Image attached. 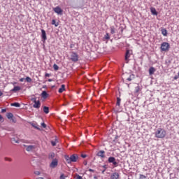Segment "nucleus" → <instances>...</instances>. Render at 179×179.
I'll return each mask as SVG.
<instances>
[{"label": "nucleus", "mask_w": 179, "mask_h": 179, "mask_svg": "<svg viewBox=\"0 0 179 179\" xmlns=\"http://www.w3.org/2000/svg\"><path fill=\"white\" fill-rule=\"evenodd\" d=\"M64 159L66 162H67L68 164H71V163H76L79 159V156L78 154H73L70 157L69 155H65Z\"/></svg>", "instance_id": "1"}, {"label": "nucleus", "mask_w": 179, "mask_h": 179, "mask_svg": "<svg viewBox=\"0 0 179 179\" xmlns=\"http://www.w3.org/2000/svg\"><path fill=\"white\" fill-rule=\"evenodd\" d=\"M166 130L159 128L157 130L155 131V138H158L159 139H163V138H165L166 135Z\"/></svg>", "instance_id": "2"}, {"label": "nucleus", "mask_w": 179, "mask_h": 179, "mask_svg": "<svg viewBox=\"0 0 179 179\" xmlns=\"http://www.w3.org/2000/svg\"><path fill=\"white\" fill-rule=\"evenodd\" d=\"M108 163H110L113 164V167H118V162H117V159L114 157H109L108 159Z\"/></svg>", "instance_id": "3"}, {"label": "nucleus", "mask_w": 179, "mask_h": 179, "mask_svg": "<svg viewBox=\"0 0 179 179\" xmlns=\"http://www.w3.org/2000/svg\"><path fill=\"white\" fill-rule=\"evenodd\" d=\"M170 50V43L167 42H163L161 44V51H169Z\"/></svg>", "instance_id": "4"}, {"label": "nucleus", "mask_w": 179, "mask_h": 179, "mask_svg": "<svg viewBox=\"0 0 179 179\" xmlns=\"http://www.w3.org/2000/svg\"><path fill=\"white\" fill-rule=\"evenodd\" d=\"M71 59L73 62H78L79 61V55L76 54V52H71Z\"/></svg>", "instance_id": "5"}, {"label": "nucleus", "mask_w": 179, "mask_h": 179, "mask_svg": "<svg viewBox=\"0 0 179 179\" xmlns=\"http://www.w3.org/2000/svg\"><path fill=\"white\" fill-rule=\"evenodd\" d=\"M53 10L55 13H57V15H62L64 12V10H62V8H61V7H59V6L53 8Z\"/></svg>", "instance_id": "6"}, {"label": "nucleus", "mask_w": 179, "mask_h": 179, "mask_svg": "<svg viewBox=\"0 0 179 179\" xmlns=\"http://www.w3.org/2000/svg\"><path fill=\"white\" fill-rule=\"evenodd\" d=\"M131 57V50H127L124 55V61H126L127 64L129 62V57Z\"/></svg>", "instance_id": "7"}, {"label": "nucleus", "mask_w": 179, "mask_h": 179, "mask_svg": "<svg viewBox=\"0 0 179 179\" xmlns=\"http://www.w3.org/2000/svg\"><path fill=\"white\" fill-rule=\"evenodd\" d=\"M41 38L43 43H45V41L47 40V33L45 32V30L41 29Z\"/></svg>", "instance_id": "8"}, {"label": "nucleus", "mask_w": 179, "mask_h": 179, "mask_svg": "<svg viewBox=\"0 0 179 179\" xmlns=\"http://www.w3.org/2000/svg\"><path fill=\"white\" fill-rule=\"evenodd\" d=\"M57 166H58V159H52V162L50 164V167H51V169H55V167H57Z\"/></svg>", "instance_id": "9"}, {"label": "nucleus", "mask_w": 179, "mask_h": 179, "mask_svg": "<svg viewBox=\"0 0 179 179\" xmlns=\"http://www.w3.org/2000/svg\"><path fill=\"white\" fill-rule=\"evenodd\" d=\"M29 124L35 129H37L38 131H41V129L38 127V124H37V122H29Z\"/></svg>", "instance_id": "10"}, {"label": "nucleus", "mask_w": 179, "mask_h": 179, "mask_svg": "<svg viewBox=\"0 0 179 179\" xmlns=\"http://www.w3.org/2000/svg\"><path fill=\"white\" fill-rule=\"evenodd\" d=\"M104 153H106L104 150H100L96 154V156H98L99 157H101V159H104V157H106V155H104Z\"/></svg>", "instance_id": "11"}, {"label": "nucleus", "mask_w": 179, "mask_h": 179, "mask_svg": "<svg viewBox=\"0 0 179 179\" xmlns=\"http://www.w3.org/2000/svg\"><path fill=\"white\" fill-rule=\"evenodd\" d=\"M110 179H118L120 178V174L117 172L112 173L110 176Z\"/></svg>", "instance_id": "12"}, {"label": "nucleus", "mask_w": 179, "mask_h": 179, "mask_svg": "<svg viewBox=\"0 0 179 179\" xmlns=\"http://www.w3.org/2000/svg\"><path fill=\"white\" fill-rule=\"evenodd\" d=\"M149 75L152 76V75H155V73L156 72V69L153 66L150 67L149 70Z\"/></svg>", "instance_id": "13"}, {"label": "nucleus", "mask_w": 179, "mask_h": 179, "mask_svg": "<svg viewBox=\"0 0 179 179\" xmlns=\"http://www.w3.org/2000/svg\"><path fill=\"white\" fill-rule=\"evenodd\" d=\"M34 103V104L33 105L34 108H40V107L41 106V102L39 100Z\"/></svg>", "instance_id": "14"}, {"label": "nucleus", "mask_w": 179, "mask_h": 179, "mask_svg": "<svg viewBox=\"0 0 179 179\" xmlns=\"http://www.w3.org/2000/svg\"><path fill=\"white\" fill-rule=\"evenodd\" d=\"M41 96L43 99H45L48 97V93H47V91H43L41 94Z\"/></svg>", "instance_id": "15"}, {"label": "nucleus", "mask_w": 179, "mask_h": 179, "mask_svg": "<svg viewBox=\"0 0 179 179\" xmlns=\"http://www.w3.org/2000/svg\"><path fill=\"white\" fill-rule=\"evenodd\" d=\"M150 11H151L152 15H154V16H157L158 13H157V10H156V8L152 7L150 8Z\"/></svg>", "instance_id": "16"}, {"label": "nucleus", "mask_w": 179, "mask_h": 179, "mask_svg": "<svg viewBox=\"0 0 179 179\" xmlns=\"http://www.w3.org/2000/svg\"><path fill=\"white\" fill-rule=\"evenodd\" d=\"M20 86H15L14 87H13V89H12L11 90H10V92H13L14 93H16L17 92H19V90H20Z\"/></svg>", "instance_id": "17"}, {"label": "nucleus", "mask_w": 179, "mask_h": 179, "mask_svg": "<svg viewBox=\"0 0 179 179\" xmlns=\"http://www.w3.org/2000/svg\"><path fill=\"white\" fill-rule=\"evenodd\" d=\"M6 117H7L8 120H11L12 118H13V113H7L6 114Z\"/></svg>", "instance_id": "18"}, {"label": "nucleus", "mask_w": 179, "mask_h": 179, "mask_svg": "<svg viewBox=\"0 0 179 179\" xmlns=\"http://www.w3.org/2000/svg\"><path fill=\"white\" fill-rule=\"evenodd\" d=\"M34 145H27L26 150L27 152H31V150H33V149H34Z\"/></svg>", "instance_id": "19"}, {"label": "nucleus", "mask_w": 179, "mask_h": 179, "mask_svg": "<svg viewBox=\"0 0 179 179\" xmlns=\"http://www.w3.org/2000/svg\"><path fill=\"white\" fill-rule=\"evenodd\" d=\"M58 92L59 93H63L64 92H65V85H62Z\"/></svg>", "instance_id": "20"}, {"label": "nucleus", "mask_w": 179, "mask_h": 179, "mask_svg": "<svg viewBox=\"0 0 179 179\" xmlns=\"http://www.w3.org/2000/svg\"><path fill=\"white\" fill-rule=\"evenodd\" d=\"M161 31H162V34L164 36V37L167 36V29L164 28H162Z\"/></svg>", "instance_id": "21"}, {"label": "nucleus", "mask_w": 179, "mask_h": 179, "mask_svg": "<svg viewBox=\"0 0 179 179\" xmlns=\"http://www.w3.org/2000/svg\"><path fill=\"white\" fill-rule=\"evenodd\" d=\"M43 113L48 114L50 113V108L48 106H43Z\"/></svg>", "instance_id": "22"}, {"label": "nucleus", "mask_w": 179, "mask_h": 179, "mask_svg": "<svg viewBox=\"0 0 179 179\" xmlns=\"http://www.w3.org/2000/svg\"><path fill=\"white\" fill-rule=\"evenodd\" d=\"M133 79H135V76L134 74H131L129 77L127 78V80L131 82Z\"/></svg>", "instance_id": "23"}, {"label": "nucleus", "mask_w": 179, "mask_h": 179, "mask_svg": "<svg viewBox=\"0 0 179 179\" xmlns=\"http://www.w3.org/2000/svg\"><path fill=\"white\" fill-rule=\"evenodd\" d=\"M10 106L12 107H17V108L20 107V104L18 102L12 103H10Z\"/></svg>", "instance_id": "24"}, {"label": "nucleus", "mask_w": 179, "mask_h": 179, "mask_svg": "<svg viewBox=\"0 0 179 179\" xmlns=\"http://www.w3.org/2000/svg\"><path fill=\"white\" fill-rule=\"evenodd\" d=\"M141 92V86L138 85V86L135 87L134 93H139Z\"/></svg>", "instance_id": "25"}, {"label": "nucleus", "mask_w": 179, "mask_h": 179, "mask_svg": "<svg viewBox=\"0 0 179 179\" xmlns=\"http://www.w3.org/2000/svg\"><path fill=\"white\" fill-rule=\"evenodd\" d=\"M52 24L55 26V27H58V26L59 25V23L57 22V21L55 20H52Z\"/></svg>", "instance_id": "26"}, {"label": "nucleus", "mask_w": 179, "mask_h": 179, "mask_svg": "<svg viewBox=\"0 0 179 179\" xmlns=\"http://www.w3.org/2000/svg\"><path fill=\"white\" fill-rule=\"evenodd\" d=\"M121 104V99L120 97L117 98V102H116V106H117L118 107H120Z\"/></svg>", "instance_id": "27"}, {"label": "nucleus", "mask_w": 179, "mask_h": 179, "mask_svg": "<svg viewBox=\"0 0 179 179\" xmlns=\"http://www.w3.org/2000/svg\"><path fill=\"white\" fill-rule=\"evenodd\" d=\"M138 179H148V177L145 175L140 174V176Z\"/></svg>", "instance_id": "28"}, {"label": "nucleus", "mask_w": 179, "mask_h": 179, "mask_svg": "<svg viewBox=\"0 0 179 179\" xmlns=\"http://www.w3.org/2000/svg\"><path fill=\"white\" fill-rule=\"evenodd\" d=\"M53 69H54V71H58V69H59V66H58V65L55 64H53Z\"/></svg>", "instance_id": "29"}, {"label": "nucleus", "mask_w": 179, "mask_h": 179, "mask_svg": "<svg viewBox=\"0 0 179 179\" xmlns=\"http://www.w3.org/2000/svg\"><path fill=\"white\" fill-rule=\"evenodd\" d=\"M105 40H110V34L106 33L105 36H104Z\"/></svg>", "instance_id": "30"}, {"label": "nucleus", "mask_w": 179, "mask_h": 179, "mask_svg": "<svg viewBox=\"0 0 179 179\" xmlns=\"http://www.w3.org/2000/svg\"><path fill=\"white\" fill-rule=\"evenodd\" d=\"M10 141L11 142H15V143H19V140L18 139L16 140L15 138H12Z\"/></svg>", "instance_id": "31"}, {"label": "nucleus", "mask_w": 179, "mask_h": 179, "mask_svg": "<svg viewBox=\"0 0 179 179\" xmlns=\"http://www.w3.org/2000/svg\"><path fill=\"white\" fill-rule=\"evenodd\" d=\"M54 157H55V154L54 152H51L49 155V159H54Z\"/></svg>", "instance_id": "32"}, {"label": "nucleus", "mask_w": 179, "mask_h": 179, "mask_svg": "<svg viewBox=\"0 0 179 179\" xmlns=\"http://www.w3.org/2000/svg\"><path fill=\"white\" fill-rule=\"evenodd\" d=\"M110 33L111 34H114L115 33V28H114V27H110Z\"/></svg>", "instance_id": "33"}, {"label": "nucleus", "mask_w": 179, "mask_h": 179, "mask_svg": "<svg viewBox=\"0 0 179 179\" xmlns=\"http://www.w3.org/2000/svg\"><path fill=\"white\" fill-rule=\"evenodd\" d=\"M25 80L28 83H30L31 82V78L30 77L27 76V77H26Z\"/></svg>", "instance_id": "34"}, {"label": "nucleus", "mask_w": 179, "mask_h": 179, "mask_svg": "<svg viewBox=\"0 0 179 179\" xmlns=\"http://www.w3.org/2000/svg\"><path fill=\"white\" fill-rule=\"evenodd\" d=\"M31 101H33V103H36L37 101V97L31 98Z\"/></svg>", "instance_id": "35"}, {"label": "nucleus", "mask_w": 179, "mask_h": 179, "mask_svg": "<svg viewBox=\"0 0 179 179\" xmlns=\"http://www.w3.org/2000/svg\"><path fill=\"white\" fill-rule=\"evenodd\" d=\"M10 120L12 121V122H14V124H16V118H15V117H13Z\"/></svg>", "instance_id": "36"}, {"label": "nucleus", "mask_w": 179, "mask_h": 179, "mask_svg": "<svg viewBox=\"0 0 179 179\" xmlns=\"http://www.w3.org/2000/svg\"><path fill=\"white\" fill-rule=\"evenodd\" d=\"M3 117H2V115H0V122H3Z\"/></svg>", "instance_id": "37"}, {"label": "nucleus", "mask_w": 179, "mask_h": 179, "mask_svg": "<svg viewBox=\"0 0 179 179\" xmlns=\"http://www.w3.org/2000/svg\"><path fill=\"white\" fill-rule=\"evenodd\" d=\"M41 127L43 128H47V124H45V123L43 122V123H41Z\"/></svg>", "instance_id": "38"}, {"label": "nucleus", "mask_w": 179, "mask_h": 179, "mask_svg": "<svg viewBox=\"0 0 179 179\" xmlns=\"http://www.w3.org/2000/svg\"><path fill=\"white\" fill-rule=\"evenodd\" d=\"M34 173V174H36V176H40V174H41L40 171H36Z\"/></svg>", "instance_id": "39"}, {"label": "nucleus", "mask_w": 179, "mask_h": 179, "mask_svg": "<svg viewBox=\"0 0 179 179\" xmlns=\"http://www.w3.org/2000/svg\"><path fill=\"white\" fill-rule=\"evenodd\" d=\"M45 78H50V77L51 76V74H50V73H46L45 74Z\"/></svg>", "instance_id": "40"}, {"label": "nucleus", "mask_w": 179, "mask_h": 179, "mask_svg": "<svg viewBox=\"0 0 179 179\" xmlns=\"http://www.w3.org/2000/svg\"><path fill=\"white\" fill-rule=\"evenodd\" d=\"M81 157H83V159H86V157H87V155L85 154H82Z\"/></svg>", "instance_id": "41"}, {"label": "nucleus", "mask_w": 179, "mask_h": 179, "mask_svg": "<svg viewBox=\"0 0 179 179\" xmlns=\"http://www.w3.org/2000/svg\"><path fill=\"white\" fill-rule=\"evenodd\" d=\"M52 146H55L57 145V143L55 141H51Z\"/></svg>", "instance_id": "42"}, {"label": "nucleus", "mask_w": 179, "mask_h": 179, "mask_svg": "<svg viewBox=\"0 0 179 179\" xmlns=\"http://www.w3.org/2000/svg\"><path fill=\"white\" fill-rule=\"evenodd\" d=\"M76 179H83V178H82V176H80V175H76Z\"/></svg>", "instance_id": "43"}, {"label": "nucleus", "mask_w": 179, "mask_h": 179, "mask_svg": "<svg viewBox=\"0 0 179 179\" xmlns=\"http://www.w3.org/2000/svg\"><path fill=\"white\" fill-rule=\"evenodd\" d=\"M5 160H6L8 162H12V159L8 158V157H5Z\"/></svg>", "instance_id": "44"}, {"label": "nucleus", "mask_w": 179, "mask_h": 179, "mask_svg": "<svg viewBox=\"0 0 179 179\" xmlns=\"http://www.w3.org/2000/svg\"><path fill=\"white\" fill-rule=\"evenodd\" d=\"M178 78H179L178 76H175L174 78H173V79H174L175 80H177V79H178Z\"/></svg>", "instance_id": "45"}, {"label": "nucleus", "mask_w": 179, "mask_h": 179, "mask_svg": "<svg viewBox=\"0 0 179 179\" xmlns=\"http://www.w3.org/2000/svg\"><path fill=\"white\" fill-rule=\"evenodd\" d=\"M1 113H6V108L2 109V110H1Z\"/></svg>", "instance_id": "46"}, {"label": "nucleus", "mask_w": 179, "mask_h": 179, "mask_svg": "<svg viewBox=\"0 0 179 179\" xmlns=\"http://www.w3.org/2000/svg\"><path fill=\"white\" fill-rule=\"evenodd\" d=\"M89 171H90V173H94V170L92 169H89Z\"/></svg>", "instance_id": "47"}, {"label": "nucleus", "mask_w": 179, "mask_h": 179, "mask_svg": "<svg viewBox=\"0 0 179 179\" xmlns=\"http://www.w3.org/2000/svg\"><path fill=\"white\" fill-rule=\"evenodd\" d=\"M24 78H20V82H24Z\"/></svg>", "instance_id": "48"}, {"label": "nucleus", "mask_w": 179, "mask_h": 179, "mask_svg": "<svg viewBox=\"0 0 179 179\" xmlns=\"http://www.w3.org/2000/svg\"><path fill=\"white\" fill-rule=\"evenodd\" d=\"M84 165H85V166H87V161H85V162H84Z\"/></svg>", "instance_id": "49"}, {"label": "nucleus", "mask_w": 179, "mask_h": 179, "mask_svg": "<svg viewBox=\"0 0 179 179\" xmlns=\"http://www.w3.org/2000/svg\"><path fill=\"white\" fill-rule=\"evenodd\" d=\"M48 80V82H52V79H51V78H49Z\"/></svg>", "instance_id": "50"}, {"label": "nucleus", "mask_w": 179, "mask_h": 179, "mask_svg": "<svg viewBox=\"0 0 179 179\" xmlns=\"http://www.w3.org/2000/svg\"><path fill=\"white\" fill-rule=\"evenodd\" d=\"M106 166H107V165H104V166H103V168L105 169V170H106V169H107Z\"/></svg>", "instance_id": "51"}, {"label": "nucleus", "mask_w": 179, "mask_h": 179, "mask_svg": "<svg viewBox=\"0 0 179 179\" xmlns=\"http://www.w3.org/2000/svg\"><path fill=\"white\" fill-rule=\"evenodd\" d=\"M43 89H47V85H44V86L43 87Z\"/></svg>", "instance_id": "52"}, {"label": "nucleus", "mask_w": 179, "mask_h": 179, "mask_svg": "<svg viewBox=\"0 0 179 179\" xmlns=\"http://www.w3.org/2000/svg\"><path fill=\"white\" fill-rule=\"evenodd\" d=\"M3 94V93L1 92V90H0V96H2Z\"/></svg>", "instance_id": "53"}, {"label": "nucleus", "mask_w": 179, "mask_h": 179, "mask_svg": "<svg viewBox=\"0 0 179 179\" xmlns=\"http://www.w3.org/2000/svg\"><path fill=\"white\" fill-rule=\"evenodd\" d=\"M117 138H120L119 136H115V139H117Z\"/></svg>", "instance_id": "54"}, {"label": "nucleus", "mask_w": 179, "mask_h": 179, "mask_svg": "<svg viewBox=\"0 0 179 179\" xmlns=\"http://www.w3.org/2000/svg\"><path fill=\"white\" fill-rule=\"evenodd\" d=\"M105 171H106V169H104L103 171H102V174H104Z\"/></svg>", "instance_id": "55"}, {"label": "nucleus", "mask_w": 179, "mask_h": 179, "mask_svg": "<svg viewBox=\"0 0 179 179\" xmlns=\"http://www.w3.org/2000/svg\"><path fill=\"white\" fill-rule=\"evenodd\" d=\"M54 87H55V85H52V86L51 87V89H54Z\"/></svg>", "instance_id": "56"}, {"label": "nucleus", "mask_w": 179, "mask_h": 179, "mask_svg": "<svg viewBox=\"0 0 179 179\" xmlns=\"http://www.w3.org/2000/svg\"><path fill=\"white\" fill-rule=\"evenodd\" d=\"M38 179H44V178H43V177H39V178H38Z\"/></svg>", "instance_id": "57"}, {"label": "nucleus", "mask_w": 179, "mask_h": 179, "mask_svg": "<svg viewBox=\"0 0 179 179\" xmlns=\"http://www.w3.org/2000/svg\"><path fill=\"white\" fill-rule=\"evenodd\" d=\"M94 179H98L97 176H94Z\"/></svg>", "instance_id": "58"}, {"label": "nucleus", "mask_w": 179, "mask_h": 179, "mask_svg": "<svg viewBox=\"0 0 179 179\" xmlns=\"http://www.w3.org/2000/svg\"><path fill=\"white\" fill-rule=\"evenodd\" d=\"M127 87L129 89V84H127Z\"/></svg>", "instance_id": "59"}, {"label": "nucleus", "mask_w": 179, "mask_h": 179, "mask_svg": "<svg viewBox=\"0 0 179 179\" xmlns=\"http://www.w3.org/2000/svg\"><path fill=\"white\" fill-rule=\"evenodd\" d=\"M178 76H179V71H178Z\"/></svg>", "instance_id": "60"}, {"label": "nucleus", "mask_w": 179, "mask_h": 179, "mask_svg": "<svg viewBox=\"0 0 179 179\" xmlns=\"http://www.w3.org/2000/svg\"><path fill=\"white\" fill-rule=\"evenodd\" d=\"M72 47H73V46L71 45V48H72Z\"/></svg>", "instance_id": "61"}, {"label": "nucleus", "mask_w": 179, "mask_h": 179, "mask_svg": "<svg viewBox=\"0 0 179 179\" xmlns=\"http://www.w3.org/2000/svg\"><path fill=\"white\" fill-rule=\"evenodd\" d=\"M0 68H1V66H0Z\"/></svg>", "instance_id": "62"}]
</instances>
